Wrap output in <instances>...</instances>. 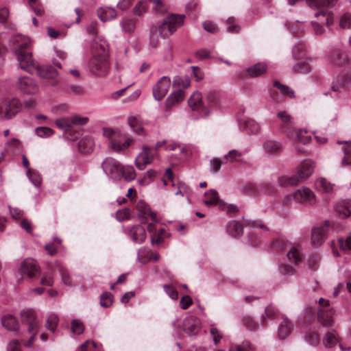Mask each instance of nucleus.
I'll return each mask as SVG.
<instances>
[{
    "instance_id": "1",
    "label": "nucleus",
    "mask_w": 351,
    "mask_h": 351,
    "mask_svg": "<svg viewBox=\"0 0 351 351\" xmlns=\"http://www.w3.org/2000/svg\"><path fill=\"white\" fill-rule=\"evenodd\" d=\"M30 45L29 38L21 35L14 36L10 40V46L15 51L20 67L25 71L35 68L36 62L32 58V53L28 51Z\"/></svg>"
},
{
    "instance_id": "2",
    "label": "nucleus",
    "mask_w": 351,
    "mask_h": 351,
    "mask_svg": "<svg viewBox=\"0 0 351 351\" xmlns=\"http://www.w3.org/2000/svg\"><path fill=\"white\" fill-rule=\"evenodd\" d=\"M108 53V47L104 42H94L92 44V58L88 63V67L92 73L97 76L105 75L107 73Z\"/></svg>"
},
{
    "instance_id": "3",
    "label": "nucleus",
    "mask_w": 351,
    "mask_h": 351,
    "mask_svg": "<svg viewBox=\"0 0 351 351\" xmlns=\"http://www.w3.org/2000/svg\"><path fill=\"white\" fill-rule=\"evenodd\" d=\"M21 317L22 322L27 325L28 332L31 334L29 341L25 343L27 347L30 348L38 332L41 323L35 312L31 309L21 312Z\"/></svg>"
},
{
    "instance_id": "4",
    "label": "nucleus",
    "mask_w": 351,
    "mask_h": 351,
    "mask_svg": "<svg viewBox=\"0 0 351 351\" xmlns=\"http://www.w3.org/2000/svg\"><path fill=\"white\" fill-rule=\"evenodd\" d=\"M338 230L333 221H325L323 226L315 227L311 232V244L315 247L320 246L330 232H337Z\"/></svg>"
},
{
    "instance_id": "5",
    "label": "nucleus",
    "mask_w": 351,
    "mask_h": 351,
    "mask_svg": "<svg viewBox=\"0 0 351 351\" xmlns=\"http://www.w3.org/2000/svg\"><path fill=\"white\" fill-rule=\"evenodd\" d=\"M121 164L111 157L106 158L101 164V168L109 179L118 181L121 179Z\"/></svg>"
},
{
    "instance_id": "6",
    "label": "nucleus",
    "mask_w": 351,
    "mask_h": 351,
    "mask_svg": "<svg viewBox=\"0 0 351 351\" xmlns=\"http://www.w3.org/2000/svg\"><path fill=\"white\" fill-rule=\"evenodd\" d=\"M173 33H174L173 28L170 27L169 24L164 19L162 23L160 24L158 27L153 26L150 28V45L152 47H156L159 40L158 35H160L161 38H165L169 37Z\"/></svg>"
},
{
    "instance_id": "7",
    "label": "nucleus",
    "mask_w": 351,
    "mask_h": 351,
    "mask_svg": "<svg viewBox=\"0 0 351 351\" xmlns=\"http://www.w3.org/2000/svg\"><path fill=\"white\" fill-rule=\"evenodd\" d=\"M88 122V118L80 115H73L69 117H63L56 120L58 128L63 131H68L74 126L84 125Z\"/></svg>"
},
{
    "instance_id": "8",
    "label": "nucleus",
    "mask_w": 351,
    "mask_h": 351,
    "mask_svg": "<svg viewBox=\"0 0 351 351\" xmlns=\"http://www.w3.org/2000/svg\"><path fill=\"white\" fill-rule=\"evenodd\" d=\"M157 156L158 153L154 152L152 147L143 145L141 152L135 159V165L138 169L143 170L147 165L153 162L154 158Z\"/></svg>"
},
{
    "instance_id": "9",
    "label": "nucleus",
    "mask_w": 351,
    "mask_h": 351,
    "mask_svg": "<svg viewBox=\"0 0 351 351\" xmlns=\"http://www.w3.org/2000/svg\"><path fill=\"white\" fill-rule=\"evenodd\" d=\"M171 79L168 76L162 77L153 86L152 94L156 100L160 101L168 93L171 87Z\"/></svg>"
},
{
    "instance_id": "10",
    "label": "nucleus",
    "mask_w": 351,
    "mask_h": 351,
    "mask_svg": "<svg viewBox=\"0 0 351 351\" xmlns=\"http://www.w3.org/2000/svg\"><path fill=\"white\" fill-rule=\"evenodd\" d=\"M16 86L21 92L27 95H34L39 90L37 82L29 77H19Z\"/></svg>"
},
{
    "instance_id": "11",
    "label": "nucleus",
    "mask_w": 351,
    "mask_h": 351,
    "mask_svg": "<svg viewBox=\"0 0 351 351\" xmlns=\"http://www.w3.org/2000/svg\"><path fill=\"white\" fill-rule=\"evenodd\" d=\"M293 197L296 202L304 203L308 205L315 204V195L313 191L307 187H302L296 190L293 194Z\"/></svg>"
},
{
    "instance_id": "12",
    "label": "nucleus",
    "mask_w": 351,
    "mask_h": 351,
    "mask_svg": "<svg viewBox=\"0 0 351 351\" xmlns=\"http://www.w3.org/2000/svg\"><path fill=\"white\" fill-rule=\"evenodd\" d=\"M188 103L193 110L197 111L202 116L206 117L210 114V110L207 109L206 104L202 101V97L200 93H194L189 98Z\"/></svg>"
},
{
    "instance_id": "13",
    "label": "nucleus",
    "mask_w": 351,
    "mask_h": 351,
    "mask_svg": "<svg viewBox=\"0 0 351 351\" xmlns=\"http://www.w3.org/2000/svg\"><path fill=\"white\" fill-rule=\"evenodd\" d=\"M328 60L333 66H343L349 63V57L346 52L337 49L330 52Z\"/></svg>"
},
{
    "instance_id": "14",
    "label": "nucleus",
    "mask_w": 351,
    "mask_h": 351,
    "mask_svg": "<svg viewBox=\"0 0 351 351\" xmlns=\"http://www.w3.org/2000/svg\"><path fill=\"white\" fill-rule=\"evenodd\" d=\"M132 143V138H125V135L120 132V136H116L110 141V147L114 152L119 153L128 149Z\"/></svg>"
},
{
    "instance_id": "15",
    "label": "nucleus",
    "mask_w": 351,
    "mask_h": 351,
    "mask_svg": "<svg viewBox=\"0 0 351 351\" xmlns=\"http://www.w3.org/2000/svg\"><path fill=\"white\" fill-rule=\"evenodd\" d=\"M22 106V104L18 99H4V107L6 110L7 119L14 117L21 110Z\"/></svg>"
},
{
    "instance_id": "16",
    "label": "nucleus",
    "mask_w": 351,
    "mask_h": 351,
    "mask_svg": "<svg viewBox=\"0 0 351 351\" xmlns=\"http://www.w3.org/2000/svg\"><path fill=\"white\" fill-rule=\"evenodd\" d=\"M30 71H27L29 73H33L34 71H36L37 74L39 77L44 79H54L58 75V72L56 69H55L51 66H39L38 63L36 62V66L35 68L29 69Z\"/></svg>"
},
{
    "instance_id": "17",
    "label": "nucleus",
    "mask_w": 351,
    "mask_h": 351,
    "mask_svg": "<svg viewBox=\"0 0 351 351\" xmlns=\"http://www.w3.org/2000/svg\"><path fill=\"white\" fill-rule=\"evenodd\" d=\"M315 162L309 159L304 160L298 167V174L300 178L304 180L308 178L314 171Z\"/></svg>"
},
{
    "instance_id": "18",
    "label": "nucleus",
    "mask_w": 351,
    "mask_h": 351,
    "mask_svg": "<svg viewBox=\"0 0 351 351\" xmlns=\"http://www.w3.org/2000/svg\"><path fill=\"white\" fill-rule=\"evenodd\" d=\"M335 311L332 308L328 309H318L317 317L319 322L326 327L332 326L334 324L333 316Z\"/></svg>"
},
{
    "instance_id": "19",
    "label": "nucleus",
    "mask_w": 351,
    "mask_h": 351,
    "mask_svg": "<svg viewBox=\"0 0 351 351\" xmlns=\"http://www.w3.org/2000/svg\"><path fill=\"white\" fill-rule=\"evenodd\" d=\"M335 212L340 216L347 218L351 216V199H341L335 205Z\"/></svg>"
},
{
    "instance_id": "20",
    "label": "nucleus",
    "mask_w": 351,
    "mask_h": 351,
    "mask_svg": "<svg viewBox=\"0 0 351 351\" xmlns=\"http://www.w3.org/2000/svg\"><path fill=\"white\" fill-rule=\"evenodd\" d=\"M136 209L143 219H156V213L152 211L149 205L143 200H139L136 204Z\"/></svg>"
},
{
    "instance_id": "21",
    "label": "nucleus",
    "mask_w": 351,
    "mask_h": 351,
    "mask_svg": "<svg viewBox=\"0 0 351 351\" xmlns=\"http://www.w3.org/2000/svg\"><path fill=\"white\" fill-rule=\"evenodd\" d=\"M183 327L188 335H195L199 330V321L193 316L188 317L184 321Z\"/></svg>"
},
{
    "instance_id": "22",
    "label": "nucleus",
    "mask_w": 351,
    "mask_h": 351,
    "mask_svg": "<svg viewBox=\"0 0 351 351\" xmlns=\"http://www.w3.org/2000/svg\"><path fill=\"white\" fill-rule=\"evenodd\" d=\"M22 271L30 278H34L39 271L36 262L33 259H25L21 264Z\"/></svg>"
},
{
    "instance_id": "23",
    "label": "nucleus",
    "mask_w": 351,
    "mask_h": 351,
    "mask_svg": "<svg viewBox=\"0 0 351 351\" xmlns=\"http://www.w3.org/2000/svg\"><path fill=\"white\" fill-rule=\"evenodd\" d=\"M97 13L99 19L103 22L112 20L117 15L115 9L111 7H101L97 10Z\"/></svg>"
},
{
    "instance_id": "24",
    "label": "nucleus",
    "mask_w": 351,
    "mask_h": 351,
    "mask_svg": "<svg viewBox=\"0 0 351 351\" xmlns=\"http://www.w3.org/2000/svg\"><path fill=\"white\" fill-rule=\"evenodd\" d=\"M130 234L132 240L137 243H143L146 239L145 227L141 225L133 227L130 231Z\"/></svg>"
},
{
    "instance_id": "25",
    "label": "nucleus",
    "mask_w": 351,
    "mask_h": 351,
    "mask_svg": "<svg viewBox=\"0 0 351 351\" xmlns=\"http://www.w3.org/2000/svg\"><path fill=\"white\" fill-rule=\"evenodd\" d=\"M95 142L90 136H84L78 143L79 151L83 154H90L93 151Z\"/></svg>"
},
{
    "instance_id": "26",
    "label": "nucleus",
    "mask_w": 351,
    "mask_h": 351,
    "mask_svg": "<svg viewBox=\"0 0 351 351\" xmlns=\"http://www.w3.org/2000/svg\"><path fill=\"white\" fill-rule=\"evenodd\" d=\"M220 202H223V200L219 199L218 193L215 190L210 189L205 192L204 199L202 201L204 204L206 206L217 205L219 207Z\"/></svg>"
},
{
    "instance_id": "27",
    "label": "nucleus",
    "mask_w": 351,
    "mask_h": 351,
    "mask_svg": "<svg viewBox=\"0 0 351 351\" xmlns=\"http://www.w3.org/2000/svg\"><path fill=\"white\" fill-rule=\"evenodd\" d=\"M343 156L340 161L341 167L351 166V141L343 143L342 147Z\"/></svg>"
},
{
    "instance_id": "28",
    "label": "nucleus",
    "mask_w": 351,
    "mask_h": 351,
    "mask_svg": "<svg viewBox=\"0 0 351 351\" xmlns=\"http://www.w3.org/2000/svg\"><path fill=\"white\" fill-rule=\"evenodd\" d=\"M292 324L287 318H282L278 329V337L281 339H285L291 332Z\"/></svg>"
},
{
    "instance_id": "29",
    "label": "nucleus",
    "mask_w": 351,
    "mask_h": 351,
    "mask_svg": "<svg viewBox=\"0 0 351 351\" xmlns=\"http://www.w3.org/2000/svg\"><path fill=\"white\" fill-rule=\"evenodd\" d=\"M227 231L229 234L234 237L241 235L243 231L241 221H229L227 225Z\"/></svg>"
},
{
    "instance_id": "30",
    "label": "nucleus",
    "mask_w": 351,
    "mask_h": 351,
    "mask_svg": "<svg viewBox=\"0 0 351 351\" xmlns=\"http://www.w3.org/2000/svg\"><path fill=\"white\" fill-rule=\"evenodd\" d=\"M185 18L184 14H169L165 19L169 24L170 27L173 28L175 32L176 29L182 25Z\"/></svg>"
},
{
    "instance_id": "31",
    "label": "nucleus",
    "mask_w": 351,
    "mask_h": 351,
    "mask_svg": "<svg viewBox=\"0 0 351 351\" xmlns=\"http://www.w3.org/2000/svg\"><path fill=\"white\" fill-rule=\"evenodd\" d=\"M277 117L280 119L281 121L284 124V128L287 132L289 134L292 133L291 128L293 126V118L286 111H281L277 113Z\"/></svg>"
},
{
    "instance_id": "32",
    "label": "nucleus",
    "mask_w": 351,
    "mask_h": 351,
    "mask_svg": "<svg viewBox=\"0 0 351 351\" xmlns=\"http://www.w3.org/2000/svg\"><path fill=\"white\" fill-rule=\"evenodd\" d=\"M267 66L265 63H257L247 69L248 75L252 77H258L266 72Z\"/></svg>"
},
{
    "instance_id": "33",
    "label": "nucleus",
    "mask_w": 351,
    "mask_h": 351,
    "mask_svg": "<svg viewBox=\"0 0 351 351\" xmlns=\"http://www.w3.org/2000/svg\"><path fill=\"white\" fill-rule=\"evenodd\" d=\"M264 150L269 154H277L282 151V147L280 142L268 140L263 144Z\"/></svg>"
},
{
    "instance_id": "34",
    "label": "nucleus",
    "mask_w": 351,
    "mask_h": 351,
    "mask_svg": "<svg viewBox=\"0 0 351 351\" xmlns=\"http://www.w3.org/2000/svg\"><path fill=\"white\" fill-rule=\"evenodd\" d=\"M1 323L3 327L9 330H16L19 328V324L16 318L11 315H4L1 318Z\"/></svg>"
},
{
    "instance_id": "35",
    "label": "nucleus",
    "mask_w": 351,
    "mask_h": 351,
    "mask_svg": "<svg viewBox=\"0 0 351 351\" xmlns=\"http://www.w3.org/2000/svg\"><path fill=\"white\" fill-rule=\"evenodd\" d=\"M128 122L134 132L140 135L145 134L144 128L141 125L138 116L128 117Z\"/></svg>"
},
{
    "instance_id": "36",
    "label": "nucleus",
    "mask_w": 351,
    "mask_h": 351,
    "mask_svg": "<svg viewBox=\"0 0 351 351\" xmlns=\"http://www.w3.org/2000/svg\"><path fill=\"white\" fill-rule=\"evenodd\" d=\"M219 208L225 211L229 217H234L240 212V209L237 205L232 204H227L223 201L219 202Z\"/></svg>"
},
{
    "instance_id": "37",
    "label": "nucleus",
    "mask_w": 351,
    "mask_h": 351,
    "mask_svg": "<svg viewBox=\"0 0 351 351\" xmlns=\"http://www.w3.org/2000/svg\"><path fill=\"white\" fill-rule=\"evenodd\" d=\"M306 130L298 129L292 134H289V135H291V138H293L295 141L303 144H306L311 140V137L306 135Z\"/></svg>"
},
{
    "instance_id": "38",
    "label": "nucleus",
    "mask_w": 351,
    "mask_h": 351,
    "mask_svg": "<svg viewBox=\"0 0 351 351\" xmlns=\"http://www.w3.org/2000/svg\"><path fill=\"white\" fill-rule=\"evenodd\" d=\"M306 4L313 9H318L321 7L331 6L337 0H305Z\"/></svg>"
},
{
    "instance_id": "39",
    "label": "nucleus",
    "mask_w": 351,
    "mask_h": 351,
    "mask_svg": "<svg viewBox=\"0 0 351 351\" xmlns=\"http://www.w3.org/2000/svg\"><path fill=\"white\" fill-rule=\"evenodd\" d=\"M300 182L299 178L295 176H280L278 179L279 186H287L297 184Z\"/></svg>"
},
{
    "instance_id": "40",
    "label": "nucleus",
    "mask_w": 351,
    "mask_h": 351,
    "mask_svg": "<svg viewBox=\"0 0 351 351\" xmlns=\"http://www.w3.org/2000/svg\"><path fill=\"white\" fill-rule=\"evenodd\" d=\"M317 190L323 193H330L332 190V185L324 178H318L315 183Z\"/></svg>"
},
{
    "instance_id": "41",
    "label": "nucleus",
    "mask_w": 351,
    "mask_h": 351,
    "mask_svg": "<svg viewBox=\"0 0 351 351\" xmlns=\"http://www.w3.org/2000/svg\"><path fill=\"white\" fill-rule=\"evenodd\" d=\"M243 130L250 134H256L261 130L260 125L253 119H247L244 122Z\"/></svg>"
},
{
    "instance_id": "42",
    "label": "nucleus",
    "mask_w": 351,
    "mask_h": 351,
    "mask_svg": "<svg viewBox=\"0 0 351 351\" xmlns=\"http://www.w3.org/2000/svg\"><path fill=\"white\" fill-rule=\"evenodd\" d=\"M121 178H123L126 181L134 180L136 178V171L132 166L121 165Z\"/></svg>"
},
{
    "instance_id": "43",
    "label": "nucleus",
    "mask_w": 351,
    "mask_h": 351,
    "mask_svg": "<svg viewBox=\"0 0 351 351\" xmlns=\"http://www.w3.org/2000/svg\"><path fill=\"white\" fill-rule=\"evenodd\" d=\"M339 341V337L335 331L328 332L324 337L323 342L326 347H333Z\"/></svg>"
},
{
    "instance_id": "44",
    "label": "nucleus",
    "mask_w": 351,
    "mask_h": 351,
    "mask_svg": "<svg viewBox=\"0 0 351 351\" xmlns=\"http://www.w3.org/2000/svg\"><path fill=\"white\" fill-rule=\"evenodd\" d=\"M243 153L237 149H232L224 156V158L227 162H241L242 160V156Z\"/></svg>"
},
{
    "instance_id": "45",
    "label": "nucleus",
    "mask_w": 351,
    "mask_h": 351,
    "mask_svg": "<svg viewBox=\"0 0 351 351\" xmlns=\"http://www.w3.org/2000/svg\"><path fill=\"white\" fill-rule=\"evenodd\" d=\"M26 174L29 181L35 186H38L41 184V176L37 171L32 169H28V171H27Z\"/></svg>"
},
{
    "instance_id": "46",
    "label": "nucleus",
    "mask_w": 351,
    "mask_h": 351,
    "mask_svg": "<svg viewBox=\"0 0 351 351\" xmlns=\"http://www.w3.org/2000/svg\"><path fill=\"white\" fill-rule=\"evenodd\" d=\"M58 322L59 319L58 315L55 313H51L47 317L45 327L52 332H54Z\"/></svg>"
},
{
    "instance_id": "47",
    "label": "nucleus",
    "mask_w": 351,
    "mask_h": 351,
    "mask_svg": "<svg viewBox=\"0 0 351 351\" xmlns=\"http://www.w3.org/2000/svg\"><path fill=\"white\" fill-rule=\"evenodd\" d=\"M347 79H337L332 81L331 84V90L334 92L341 93L346 89Z\"/></svg>"
},
{
    "instance_id": "48",
    "label": "nucleus",
    "mask_w": 351,
    "mask_h": 351,
    "mask_svg": "<svg viewBox=\"0 0 351 351\" xmlns=\"http://www.w3.org/2000/svg\"><path fill=\"white\" fill-rule=\"evenodd\" d=\"M293 70L295 73L306 74L311 72V67L308 62H301L295 64L293 67Z\"/></svg>"
},
{
    "instance_id": "49",
    "label": "nucleus",
    "mask_w": 351,
    "mask_h": 351,
    "mask_svg": "<svg viewBox=\"0 0 351 351\" xmlns=\"http://www.w3.org/2000/svg\"><path fill=\"white\" fill-rule=\"evenodd\" d=\"M274 86L277 88L283 95L290 98L295 97L294 91L290 87L283 85L278 81L274 82Z\"/></svg>"
},
{
    "instance_id": "50",
    "label": "nucleus",
    "mask_w": 351,
    "mask_h": 351,
    "mask_svg": "<svg viewBox=\"0 0 351 351\" xmlns=\"http://www.w3.org/2000/svg\"><path fill=\"white\" fill-rule=\"evenodd\" d=\"M56 243H58V245H61L62 240L60 238L54 237L53 241L52 243H47L45 245V250L51 256H53L57 253V247L56 246Z\"/></svg>"
},
{
    "instance_id": "51",
    "label": "nucleus",
    "mask_w": 351,
    "mask_h": 351,
    "mask_svg": "<svg viewBox=\"0 0 351 351\" xmlns=\"http://www.w3.org/2000/svg\"><path fill=\"white\" fill-rule=\"evenodd\" d=\"M287 257L290 261L298 264L301 261V254L299 250L295 247H291L287 252Z\"/></svg>"
},
{
    "instance_id": "52",
    "label": "nucleus",
    "mask_w": 351,
    "mask_h": 351,
    "mask_svg": "<svg viewBox=\"0 0 351 351\" xmlns=\"http://www.w3.org/2000/svg\"><path fill=\"white\" fill-rule=\"evenodd\" d=\"M243 322L246 328L250 331L256 330L258 328V323L250 315H245L243 317Z\"/></svg>"
},
{
    "instance_id": "53",
    "label": "nucleus",
    "mask_w": 351,
    "mask_h": 351,
    "mask_svg": "<svg viewBox=\"0 0 351 351\" xmlns=\"http://www.w3.org/2000/svg\"><path fill=\"white\" fill-rule=\"evenodd\" d=\"M58 271L61 275L62 282L66 286H73L74 285L72 283L71 277L67 271V270L62 265H58Z\"/></svg>"
},
{
    "instance_id": "54",
    "label": "nucleus",
    "mask_w": 351,
    "mask_h": 351,
    "mask_svg": "<svg viewBox=\"0 0 351 351\" xmlns=\"http://www.w3.org/2000/svg\"><path fill=\"white\" fill-rule=\"evenodd\" d=\"M227 30L230 33H237L240 30V26L234 17H229L226 20Z\"/></svg>"
},
{
    "instance_id": "55",
    "label": "nucleus",
    "mask_w": 351,
    "mask_h": 351,
    "mask_svg": "<svg viewBox=\"0 0 351 351\" xmlns=\"http://www.w3.org/2000/svg\"><path fill=\"white\" fill-rule=\"evenodd\" d=\"M122 30L126 33H130L134 31L135 27L134 21L132 19H124L121 22Z\"/></svg>"
},
{
    "instance_id": "56",
    "label": "nucleus",
    "mask_w": 351,
    "mask_h": 351,
    "mask_svg": "<svg viewBox=\"0 0 351 351\" xmlns=\"http://www.w3.org/2000/svg\"><path fill=\"white\" fill-rule=\"evenodd\" d=\"M113 301V296L109 292H105L100 297V304L101 306L107 308L111 306Z\"/></svg>"
},
{
    "instance_id": "57",
    "label": "nucleus",
    "mask_w": 351,
    "mask_h": 351,
    "mask_svg": "<svg viewBox=\"0 0 351 351\" xmlns=\"http://www.w3.org/2000/svg\"><path fill=\"white\" fill-rule=\"evenodd\" d=\"M320 257L317 254H313L308 259V268L313 271H315L319 265Z\"/></svg>"
},
{
    "instance_id": "58",
    "label": "nucleus",
    "mask_w": 351,
    "mask_h": 351,
    "mask_svg": "<svg viewBox=\"0 0 351 351\" xmlns=\"http://www.w3.org/2000/svg\"><path fill=\"white\" fill-rule=\"evenodd\" d=\"M35 132L40 138H48L53 134V131L48 127H38Z\"/></svg>"
},
{
    "instance_id": "59",
    "label": "nucleus",
    "mask_w": 351,
    "mask_h": 351,
    "mask_svg": "<svg viewBox=\"0 0 351 351\" xmlns=\"http://www.w3.org/2000/svg\"><path fill=\"white\" fill-rule=\"evenodd\" d=\"M315 16L317 19H319L320 17H322L325 19V23L327 25L330 26L332 24H333L334 22V18L332 14H331L329 12H325V11H321L317 12L315 14Z\"/></svg>"
},
{
    "instance_id": "60",
    "label": "nucleus",
    "mask_w": 351,
    "mask_h": 351,
    "mask_svg": "<svg viewBox=\"0 0 351 351\" xmlns=\"http://www.w3.org/2000/svg\"><path fill=\"white\" fill-rule=\"evenodd\" d=\"M278 314V311L276 308L272 305L267 306L265 309V315H262L263 324H265V316L268 318H273Z\"/></svg>"
},
{
    "instance_id": "61",
    "label": "nucleus",
    "mask_w": 351,
    "mask_h": 351,
    "mask_svg": "<svg viewBox=\"0 0 351 351\" xmlns=\"http://www.w3.org/2000/svg\"><path fill=\"white\" fill-rule=\"evenodd\" d=\"M339 26L342 29H348L351 27V14L349 13L343 14L339 20Z\"/></svg>"
},
{
    "instance_id": "62",
    "label": "nucleus",
    "mask_w": 351,
    "mask_h": 351,
    "mask_svg": "<svg viewBox=\"0 0 351 351\" xmlns=\"http://www.w3.org/2000/svg\"><path fill=\"white\" fill-rule=\"evenodd\" d=\"M154 4V10L156 13L164 14L167 8L160 0H149Z\"/></svg>"
},
{
    "instance_id": "63",
    "label": "nucleus",
    "mask_w": 351,
    "mask_h": 351,
    "mask_svg": "<svg viewBox=\"0 0 351 351\" xmlns=\"http://www.w3.org/2000/svg\"><path fill=\"white\" fill-rule=\"evenodd\" d=\"M40 284L51 287L53 285V274L52 271H48L44 274L40 280Z\"/></svg>"
},
{
    "instance_id": "64",
    "label": "nucleus",
    "mask_w": 351,
    "mask_h": 351,
    "mask_svg": "<svg viewBox=\"0 0 351 351\" xmlns=\"http://www.w3.org/2000/svg\"><path fill=\"white\" fill-rule=\"evenodd\" d=\"M147 8H148V7L145 2L140 1L134 8L133 12H134V14L140 16L143 13L147 12Z\"/></svg>"
}]
</instances>
